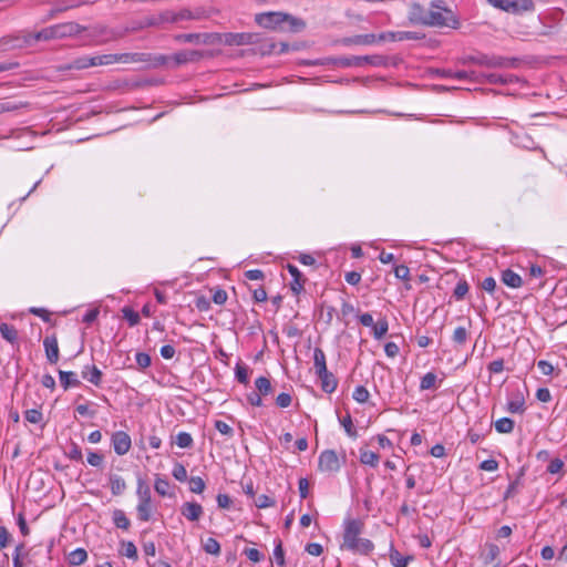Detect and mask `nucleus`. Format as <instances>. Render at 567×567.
Listing matches in <instances>:
<instances>
[{"instance_id": "obj_1", "label": "nucleus", "mask_w": 567, "mask_h": 567, "mask_svg": "<svg viewBox=\"0 0 567 567\" xmlns=\"http://www.w3.org/2000/svg\"><path fill=\"white\" fill-rule=\"evenodd\" d=\"M84 30L85 28L76 22H63L47 27L33 33L17 37H4L0 40V44L8 45L11 49L23 48L32 45L38 41H50L74 37L82 33Z\"/></svg>"}, {"instance_id": "obj_2", "label": "nucleus", "mask_w": 567, "mask_h": 567, "mask_svg": "<svg viewBox=\"0 0 567 567\" xmlns=\"http://www.w3.org/2000/svg\"><path fill=\"white\" fill-rule=\"evenodd\" d=\"M214 42H220L229 47L259 44V51L261 54H270L277 51V43H275L271 39H262L259 33L251 32L205 34L204 43Z\"/></svg>"}, {"instance_id": "obj_3", "label": "nucleus", "mask_w": 567, "mask_h": 567, "mask_svg": "<svg viewBox=\"0 0 567 567\" xmlns=\"http://www.w3.org/2000/svg\"><path fill=\"white\" fill-rule=\"evenodd\" d=\"M363 528L364 523L359 518L344 519L340 548L354 555H370L374 550V544L370 539L361 537Z\"/></svg>"}, {"instance_id": "obj_4", "label": "nucleus", "mask_w": 567, "mask_h": 567, "mask_svg": "<svg viewBox=\"0 0 567 567\" xmlns=\"http://www.w3.org/2000/svg\"><path fill=\"white\" fill-rule=\"evenodd\" d=\"M460 25L458 17L450 8L443 6V1L431 2L426 27L458 29Z\"/></svg>"}, {"instance_id": "obj_5", "label": "nucleus", "mask_w": 567, "mask_h": 567, "mask_svg": "<svg viewBox=\"0 0 567 567\" xmlns=\"http://www.w3.org/2000/svg\"><path fill=\"white\" fill-rule=\"evenodd\" d=\"M151 61V54L144 52L132 53H107L91 56L92 66L111 65L115 63L135 64L147 63Z\"/></svg>"}, {"instance_id": "obj_6", "label": "nucleus", "mask_w": 567, "mask_h": 567, "mask_svg": "<svg viewBox=\"0 0 567 567\" xmlns=\"http://www.w3.org/2000/svg\"><path fill=\"white\" fill-rule=\"evenodd\" d=\"M516 59L504 58L499 55H488V54H477V55H468L462 60L463 64H476L481 66L487 68H513L515 65Z\"/></svg>"}, {"instance_id": "obj_7", "label": "nucleus", "mask_w": 567, "mask_h": 567, "mask_svg": "<svg viewBox=\"0 0 567 567\" xmlns=\"http://www.w3.org/2000/svg\"><path fill=\"white\" fill-rule=\"evenodd\" d=\"M203 58V52L197 50H183L179 52L174 53L171 56L167 55H157L155 58L151 56V62H153L156 65H163L167 64L168 61H173L174 65L178 66L182 64H186L188 62H195Z\"/></svg>"}, {"instance_id": "obj_8", "label": "nucleus", "mask_w": 567, "mask_h": 567, "mask_svg": "<svg viewBox=\"0 0 567 567\" xmlns=\"http://www.w3.org/2000/svg\"><path fill=\"white\" fill-rule=\"evenodd\" d=\"M487 2L502 11L520 14L523 12H530L535 10L533 0H487Z\"/></svg>"}, {"instance_id": "obj_9", "label": "nucleus", "mask_w": 567, "mask_h": 567, "mask_svg": "<svg viewBox=\"0 0 567 567\" xmlns=\"http://www.w3.org/2000/svg\"><path fill=\"white\" fill-rule=\"evenodd\" d=\"M341 468V461L334 450H324L318 458V470L323 473H337Z\"/></svg>"}, {"instance_id": "obj_10", "label": "nucleus", "mask_w": 567, "mask_h": 567, "mask_svg": "<svg viewBox=\"0 0 567 567\" xmlns=\"http://www.w3.org/2000/svg\"><path fill=\"white\" fill-rule=\"evenodd\" d=\"M286 13L280 11H270L258 13L255 17L256 23L266 29H276L285 23Z\"/></svg>"}, {"instance_id": "obj_11", "label": "nucleus", "mask_w": 567, "mask_h": 567, "mask_svg": "<svg viewBox=\"0 0 567 567\" xmlns=\"http://www.w3.org/2000/svg\"><path fill=\"white\" fill-rule=\"evenodd\" d=\"M312 65H333L337 68H361L360 56L326 58L317 60Z\"/></svg>"}, {"instance_id": "obj_12", "label": "nucleus", "mask_w": 567, "mask_h": 567, "mask_svg": "<svg viewBox=\"0 0 567 567\" xmlns=\"http://www.w3.org/2000/svg\"><path fill=\"white\" fill-rule=\"evenodd\" d=\"M112 446L117 455H125L132 447L131 436L124 431H116L111 437Z\"/></svg>"}, {"instance_id": "obj_13", "label": "nucleus", "mask_w": 567, "mask_h": 567, "mask_svg": "<svg viewBox=\"0 0 567 567\" xmlns=\"http://www.w3.org/2000/svg\"><path fill=\"white\" fill-rule=\"evenodd\" d=\"M43 347H44L47 360L51 364H55L59 361V357H60L56 336L55 334L47 336L43 340Z\"/></svg>"}, {"instance_id": "obj_14", "label": "nucleus", "mask_w": 567, "mask_h": 567, "mask_svg": "<svg viewBox=\"0 0 567 567\" xmlns=\"http://www.w3.org/2000/svg\"><path fill=\"white\" fill-rule=\"evenodd\" d=\"M429 10L421 4L413 2L409 9V20L414 24L426 25Z\"/></svg>"}, {"instance_id": "obj_15", "label": "nucleus", "mask_w": 567, "mask_h": 567, "mask_svg": "<svg viewBox=\"0 0 567 567\" xmlns=\"http://www.w3.org/2000/svg\"><path fill=\"white\" fill-rule=\"evenodd\" d=\"M424 34L413 31H398L379 34V41L389 39L391 41H404V40H421Z\"/></svg>"}, {"instance_id": "obj_16", "label": "nucleus", "mask_w": 567, "mask_h": 567, "mask_svg": "<svg viewBox=\"0 0 567 567\" xmlns=\"http://www.w3.org/2000/svg\"><path fill=\"white\" fill-rule=\"evenodd\" d=\"M181 513L186 519L197 522L202 517L204 509L196 502H186L182 505Z\"/></svg>"}, {"instance_id": "obj_17", "label": "nucleus", "mask_w": 567, "mask_h": 567, "mask_svg": "<svg viewBox=\"0 0 567 567\" xmlns=\"http://www.w3.org/2000/svg\"><path fill=\"white\" fill-rule=\"evenodd\" d=\"M287 270L292 277V281L290 282V289L295 295H299L303 290L305 279L301 271L297 266L292 264L287 265Z\"/></svg>"}, {"instance_id": "obj_18", "label": "nucleus", "mask_w": 567, "mask_h": 567, "mask_svg": "<svg viewBox=\"0 0 567 567\" xmlns=\"http://www.w3.org/2000/svg\"><path fill=\"white\" fill-rule=\"evenodd\" d=\"M81 4L79 0H61L54 4V7L48 12L43 22L54 19L59 13H62L69 9L76 8Z\"/></svg>"}, {"instance_id": "obj_19", "label": "nucleus", "mask_w": 567, "mask_h": 567, "mask_svg": "<svg viewBox=\"0 0 567 567\" xmlns=\"http://www.w3.org/2000/svg\"><path fill=\"white\" fill-rule=\"evenodd\" d=\"M506 410L514 414H523L525 412V398L519 390L513 393L511 400L507 402Z\"/></svg>"}, {"instance_id": "obj_20", "label": "nucleus", "mask_w": 567, "mask_h": 567, "mask_svg": "<svg viewBox=\"0 0 567 567\" xmlns=\"http://www.w3.org/2000/svg\"><path fill=\"white\" fill-rule=\"evenodd\" d=\"M81 375L84 380H87L95 386H100L102 383V371L94 364L83 367Z\"/></svg>"}, {"instance_id": "obj_21", "label": "nucleus", "mask_w": 567, "mask_h": 567, "mask_svg": "<svg viewBox=\"0 0 567 567\" xmlns=\"http://www.w3.org/2000/svg\"><path fill=\"white\" fill-rule=\"evenodd\" d=\"M379 40V37H378ZM377 41L375 34H358L353 37H346L340 40V43L343 45H353V44H363V45H370Z\"/></svg>"}, {"instance_id": "obj_22", "label": "nucleus", "mask_w": 567, "mask_h": 567, "mask_svg": "<svg viewBox=\"0 0 567 567\" xmlns=\"http://www.w3.org/2000/svg\"><path fill=\"white\" fill-rule=\"evenodd\" d=\"M317 375L321 382L322 391H324L326 393H332L336 391L338 386V380L331 372L326 370L323 372L317 373Z\"/></svg>"}, {"instance_id": "obj_23", "label": "nucleus", "mask_w": 567, "mask_h": 567, "mask_svg": "<svg viewBox=\"0 0 567 567\" xmlns=\"http://www.w3.org/2000/svg\"><path fill=\"white\" fill-rule=\"evenodd\" d=\"M436 73L441 78H445V79H454V80H457V81H467V80H473L474 79V72H467V71H452L450 69H441V70H436Z\"/></svg>"}, {"instance_id": "obj_24", "label": "nucleus", "mask_w": 567, "mask_h": 567, "mask_svg": "<svg viewBox=\"0 0 567 567\" xmlns=\"http://www.w3.org/2000/svg\"><path fill=\"white\" fill-rule=\"evenodd\" d=\"M501 280L504 285L513 289H517L523 286L522 277L509 268L502 271Z\"/></svg>"}, {"instance_id": "obj_25", "label": "nucleus", "mask_w": 567, "mask_h": 567, "mask_svg": "<svg viewBox=\"0 0 567 567\" xmlns=\"http://www.w3.org/2000/svg\"><path fill=\"white\" fill-rule=\"evenodd\" d=\"M60 384L64 390L71 386H79L81 384L75 372L72 371H59Z\"/></svg>"}, {"instance_id": "obj_26", "label": "nucleus", "mask_w": 567, "mask_h": 567, "mask_svg": "<svg viewBox=\"0 0 567 567\" xmlns=\"http://www.w3.org/2000/svg\"><path fill=\"white\" fill-rule=\"evenodd\" d=\"M155 506L152 501L138 502L136 506L137 517L142 522H148L152 518V514Z\"/></svg>"}, {"instance_id": "obj_27", "label": "nucleus", "mask_w": 567, "mask_h": 567, "mask_svg": "<svg viewBox=\"0 0 567 567\" xmlns=\"http://www.w3.org/2000/svg\"><path fill=\"white\" fill-rule=\"evenodd\" d=\"M91 56L84 55L79 56L71 62L66 63L65 65L61 66V71H69V70H84L87 68H91L92 64L90 63Z\"/></svg>"}, {"instance_id": "obj_28", "label": "nucleus", "mask_w": 567, "mask_h": 567, "mask_svg": "<svg viewBox=\"0 0 567 567\" xmlns=\"http://www.w3.org/2000/svg\"><path fill=\"white\" fill-rule=\"evenodd\" d=\"M359 460L363 465L377 467L379 464L380 455L375 452L361 449Z\"/></svg>"}, {"instance_id": "obj_29", "label": "nucleus", "mask_w": 567, "mask_h": 567, "mask_svg": "<svg viewBox=\"0 0 567 567\" xmlns=\"http://www.w3.org/2000/svg\"><path fill=\"white\" fill-rule=\"evenodd\" d=\"M110 488L113 495L117 496L126 489V483L123 477L116 474L110 475Z\"/></svg>"}, {"instance_id": "obj_30", "label": "nucleus", "mask_w": 567, "mask_h": 567, "mask_svg": "<svg viewBox=\"0 0 567 567\" xmlns=\"http://www.w3.org/2000/svg\"><path fill=\"white\" fill-rule=\"evenodd\" d=\"M0 334L4 340L10 342L11 344H13L18 341V330L12 324H8L4 322L1 323L0 324Z\"/></svg>"}, {"instance_id": "obj_31", "label": "nucleus", "mask_w": 567, "mask_h": 567, "mask_svg": "<svg viewBox=\"0 0 567 567\" xmlns=\"http://www.w3.org/2000/svg\"><path fill=\"white\" fill-rule=\"evenodd\" d=\"M136 495L138 502L152 501L151 488L142 477L137 478Z\"/></svg>"}, {"instance_id": "obj_32", "label": "nucleus", "mask_w": 567, "mask_h": 567, "mask_svg": "<svg viewBox=\"0 0 567 567\" xmlns=\"http://www.w3.org/2000/svg\"><path fill=\"white\" fill-rule=\"evenodd\" d=\"M412 559V556H403L394 548H391L390 550V561L394 567H406Z\"/></svg>"}, {"instance_id": "obj_33", "label": "nucleus", "mask_w": 567, "mask_h": 567, "mask_svg": "<svg viewBox=\"0 0 567 567\" xmlns=\"http://www.w3.org/2000/svg\"><path fill=\"white\" fill-rule=\"evenodd\" d=\"M206 33H182L176 34L174 40L181 43H204Z\"/></svg>"}, {"instance_id": "obj_34", "label": "nucleus", "mask_w": 567, "mask_h": 567, "mask_svg": "<svg viewBox=\"0 0 567 567\" xmlns=\"http://www.w3.org/2000/svg\"><path fill=\"white\" fill-rule=\"evenodd\" d=\"M313 365L316 369V373L328 370L326 354L321 348H315L313 350Z\"/></svg>"}, {"instance_id": "obj_35", "label": "nucleus", "mask_w": 567, "mask_h": 567, "mask_svg": "<svg viewBox=\"0 0 567 567\" xmlns=\"http://www.w3.org/2000/svg\"><path fill=\"white\" fill-rule=\"evenodd\" d=\"M87 559V553L84 548H76L68 556V561L71 566H80Z\"/></svg>"}, {"instance_id": "obj_36", "label": "nucleus", "mask_w": 567, "mask_h": 567, "mask_svg": "<svg viewBox=\"0 0 567 567\" xmlns=\"http://www.w3.org/2000/svg\"><path fill=\"white\" fill-rule=\"evenodd\" d=\"M112 519L117 528L127 530L131 526L130 519L126 517L125 513L122 509H114L112 514Z\"/></svg>"}, {"instance_id": "obj_37", "label": "nucleus", "mask_w": 567, "mask_h": 567, "mask_svg": "<svg viewBox=\"0 0 567 567\" xmlns=\"http://www.w3.org/2000/svg\"><path fill=\"white\" fill-rule=\"evenodd\" d=\"M437 388V375L434 372H427L424 374L420 382V390H434Z\"/></svg>"}, {"instance_id": "obj_38", "label": "nucleus", "mask_w": 567, "mask_h": 567, "mask_svg": "<svg viewBox=\"0 0 567 567\" xmlns=\"http://www.w3.org/2000/svg\"><path fill=\"white\" fill-rule=\"evenodd\" d=\"M23 416L29 423L41 424V427L44 426L43 413L40 409H28L23 412Z\"/></svg>"}, {"instance_id": "obj_39", "label": "nucleus", "mask_w": 567, "mask_h": 567, "mask_svg": "<svg viewBox=\"0 0 567 567\" xmlns=\"http://www.w3.org/2000/svg\"><path fill=\"white\" fill-rule=\"evenodd\" d=\"M360 64L361 66L365 64H370L373 66H384L386 65V58L380 54L363 55L360 56Z\"/></svg>"}, {"instance_id": "obj_40", "label": "nucleus", "mask_w": 567, "mask_h": 567, "mask_svg": "<svg viewBox=\"0 0 567 567\" xmlns=\"http://www.w3.org/2000/svg\"><path fill=\"white\" fill-rule=\"evenodd\" d=\"M255 386L261 396L270 394L274 390L270 380L266 377L257 378L255 381Z\"/></svg>"}, {"instance_id": "obj_41", "label": "nucleus", "mask_w": 567, "mask_h": 567, "mask_svg": "<svg viewBox=\"0 0 567 567\" xmlns=\"http://www.w3.org/2000/svg\"><path fill=\"white\" fill-rule=\"evenodd\" d=\"M514 421L509 417H502L499 420H497L495 422V430L498 432V433H504V434H507V433H511L513 432L514 430Z\"/></svg>"}, {"instance_id": "obj_42", "label": "nucleus", "mask_w": 567, "mask_h": 567, "mask_svg": "<svg viewBox=\"0 0 567 567\" xmlns=\"http://www.w3.org/2000/svg\"><path fill=\"white\" fill-rule=\"evenodd\" d=\"M123 318L128 322L130 327H135L140 323V315L131 307H124L122 309Z\"/></svg>"}, {"instance_id": "obj_43", "label": "nucleus", "mask_w": 567, "mask_h": 567, "mask_svg": "<svg viewBox=\"0 0 567 567\" xmlns=\"http://www.w3.org/2000/svg\"><path fill=\"white\" fill-rule=\"evenodd\" d=\"M286 19H285V22L288 23L289 25V31H292V32H299L301 30L305 29L306 27V23L303 20L299 19V18H296V17H292L288 13H286Z\"/></svg>"}, {"instance_id": "obj_44", "label": "nucleus", "mask_w": 567, "mask_h": 567, "mask_svg": "<svg viewBox=\"0 0 567 567\" xmlns=\"http://www.w3.org/2000/svg\"><path fill=\"white\" fill-rule=\"evenodd\" d=\"M27 106H28V103H23V102L17 103V102H12V101H3L0 103V114L7 113V112H16V111H19L20 109H23Z\"/></svg>"}, {"instance_id": "obj_45", "label": "nucleus", "mask_w": 567, "mask_h": 567, "mask_svg": "<svg viewBox=\"0 0 567 567\" xmlns=\"http://www.w3.org/2000/svg\"><path fill=\"white\" fill-rule=\"evenodd\" d=\"M389 330V323L386 319L379 320L374 326L372 327L373 337L375 339H382Z\"/></svg>"}, {"instance_id": "obj_46", "label": "nucleus", "mask_w": 567, "mask_h": 567, "mask_svg": "<svg viewBox=\"0 0 567 567\" xmlns=\"http://www.w3.org/2000/svg\"><path fill=\"white\" fill-rule=\"evenodd\" d=\"M154 488L156 493H158L161 496H166L169 489L168 480L165 477H161L159 475H156Z\"/></svg>"}, {"instance_id": "obj_47", "label": "nucleus", "mask_w": 567, "mask_h": 567, "mask_svg": "<svg viewBox=\"0 0 567 567\" xmlns=\"http://www.w3.org/2000/svg\"><path fill=\"white\" fill-rule=\"evenodd\" d=\"M203 548L204 550L207 553V554H210V555H214V556H218L220 554V545L219 543L213 538V537H208L204 545H203Z\"/></svg>"}, {"instance_id": "obj_48", "label": "nucleus", "mask_w": 567, "mask_h": 567, "mask_svg": "<svg viewBox=\"0 0 567 567\" xmlns=\"http://www.w3.org/2000/svg\"><path fill=\"white\" fill-rule=\"evenodd\" d=\"M468 290H470V286L467 284V281L465 279H461V280H458V282L456 284V286L454 288L453 297L456 300H462L466 296Z\"/></svg>"}, {"instance_id": "obj_49", "label": "nucleus", "mask_w": 567, "mask_h": 567, "mask_svg": "<svg viewBox=\"0 0 567 567\" xmlns=\"http://www.w3.org/2000/svg\"><path fill=\"white\" fill-rule=\"evenodd\" d=\"M122 547H123V550H122L123 556H125L130 559H133V560L138 559L137 548L133 542H122Z\"/></svg>"}, {"instance_id": "obj_50", "label": "nucleus", "mask_w": 567, "mask_h": 567, "mask_svg": "<svg viewBox=\"0 0 567 567\" xmlns=\"http://www.w3.org/2000/svg\"><path fill=\"white\" fill-rule=\"evenodd\" d=\"M352 398L358 402V403H367L369 398H370V393L368 391V389L363 385H358L355 386L353 393H352Z\"/></svg>"}, {"instance_id": "obj_51", "label": "nucleus", "mask_w": 567, "mask_h": 567, "mask_svg": "<svg viewBox=\"0 0 567 567\" xmlns=\"http://www.w3.org/2000/svg\"><path fill=\"white\" fill-rule=\"evenodd\" d=\"M175 442L177 446H179L181 449H189L193 446L194 443L192 435L187 432H179L176 435Z\"/></svg>"}, {"instance_id": "obj_52", "label": "nucleus", "mask_w": 567, "mask_h": 567, "mask_svg": "<svg viewBox=\"0 0 567 567\" xmlns=\"http://www.w3.org/2000/svg\"><path fill=\"white\" fill-rule=\"evenodd\" d=\"M206 484L204 480L199 476H192L189 478V489L193 493L200 494L204 492Z\"/></svg>"}, {"instance_id": "obj_53", "label": "nucleus", "mask_w": 567, "mask_h": 567, "mask_svg": "<svg viewBox=\"0 0 567 567\" xmlns=\"http://www.w3.org/2000/svg\"><path fill=\"white\" fill-rule=\"evenodd\" d=\"M452 340L454 343L458 346H463L467 340V330L464 327H457L452 336Z\"/></svg>"}, {"instance_id": "obj_54", "label": "nucleus", "mask_w": 567, "mask_h": 567, "mask_svg": "<svg viewBox=\"0 0 567 567\" xmlns=\"http://www.w3.org/2000/svg\"><path fill=\"white\" fill-rule=\"evenodd\" d=\"M340 422L349 436L357 437L358 432L354 429V425H353L350 414H347Z\"/></svg>"}, {"instance_id": "obj_55", "label": "nucleus", "mask_w": 567, "mask_h": 567, "mask_svg": "<svg viewBox=\"0 0 567 567\" xmlns=\"http://www.w3.org/2000/svg\"><path fill=\"white\" fill-rule=\"evenodd\" d=\"M172 475L175 480L184 482L187 480V471L182 463H175Z\"/></svg>"}, {"instance_id": "obj_56", "label": "nucleus", "mask_w": 567, "mask_h": 567, "mask_svg": "<svg viewBox=\"0 0 567 567\" xmlns=\"http://www.w3.org/2000/svg\"><path fill=\"white\" fill-rule=\"evenodd\" d=\"M215 429L225 436L231 437L234 435L233 427L221 420L215 421Z\"/></svg>"}, {"instance_id": "obj_57", "label": "nucleus", "mask_w": 567, "mask_h": 567, "mask_svg": "<svg viewBox=\"0 0 567 567\" xmlns=\"http://www.w3.org/2000/svg\"><path fill=\"white\" fill-rule=\"evenodd\" d=\"M274 557H275L277 565H279V566L285 565V551H284L282 543L280 539L277 540L276 546L274 548Z\"/></svg>"}, {"instance_id": "obj_58", "label": "nucleus", "mask_w": 567, "mask_h": 567, "mask_svg": "<svg viewBox=\"0 0 567 567\" xmlns=\"http://www.w3.org/2000/svg\"><path fill=\"white\" fill-rule=\"evenodd\" d=\"M235 375L239 383H248V369L245 365L237 364L235 369Z\"/></svg>"}, {"instance_id": "obj_59", "label": "nucleus", "mask_w": 567, "mask_h": 567, "mask_svg": "<svg viewBox=\"0 0 567 567\" xmlns=\"http://www.w3.org/2000/svg\"><path fill=\"white\" fill-rule=\"evenodd\" d=\"M66 456L72 461H82V450L76 443H71L69 452L66 453Z\"/></svg>"}, {"instance_id": "obj_60", "label": "nucleus", "mask_w": 567, "mask_h": 567, "mask_svg": "<svg viewBox=\"0 0 567 567\" xmlns=\"http://www.w3.org/2000/svg\"><path fill=\"white\" fill-rule=\"evenodd\" d=\"M86 460L91 466L100 467L103 464L104 456L97 452L90 451Z\"/></svg>"}, {"instance_id": "obj_61", "label": "nucleus", "mask_w": 567, "mask_h": 567, "mask_svg": "<svg viewBox=\"0 0 567 567\" xmlns=\"http://www.w3.org/2000/svg\"><path fill=\"white\" fill-rule=\"evenodd\" d=\"M394 276L404 281L410 280V269L405 265H399L394 267Z\"/></svg>"}, {"instance_id": "obj_62", "label": "nucleus", "mask_w": 567, "mask_h": 567, "mask_svg": "<svg viewBox=\"0 0 567 567\" xmlns=\"http://www.w3.org/2000/svg\"><path fill=\"white\" fill-rule=\"evenodd\" d=\"M481 288L488 292L489 295H494L496 291L497 285L496 280L493 277H487L481 282Z\"/></svg>"}, {"instance_id": "obj_63", "label": "nucleus", "mask_w": 567, "mask_h": 567, "mask_svg": "<svg viewBox=\"0 0 567 567\" xmlns=\"http://www.w3.org/2000/svg\"><path fill=\"white\" fill-rule=\"evenodd\" d=\"M136 363L141 369H146L151 365L152 360L150 354L145 352H137L135 355Z\"/></svg>"}, {"instance_id": "obj_64", "label": "nucleus", "mask_w": 567, "mask_h": 567, "mask_svg": "<svg viewBox=\"0 0 567 567\" xmlns=\"http://www.w3.org/2000/svg\"><path fill=\"white\" fill-rule=\"evenodd\" d=\"M195 306L199 311L206 312L210 309V300L205 296H198L195 300Z\"/></svg>"}]
</instances>
